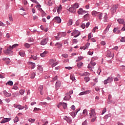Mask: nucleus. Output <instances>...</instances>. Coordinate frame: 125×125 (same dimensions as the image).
I'll return each instance as SVG.
<instances>
[{
    "instance_id": "obj_26",
    "label": "nucleus",
    "mask_w": 125,
    "mask_h": 125,
    "mask_svg": "<svg viewBox=\"0 0 125 125\" xmlns=\"http://www.w3.org/2000/svg\"><path fill=\"white\" fill-rule=\"evenodd\" d=\"M61 35V32H58V36H55V38L57 41H59L60 40V37H59V36Z\"/></svg>"
},
{
    "instance_id": "obj_2",
    "label": "nucleus",
    "mask_w": 125,
    "mask_h": 125,
    "mask_svg": "<svg viewBox=\"0 0 125 125\" xmlns=\"http://www.w3.org/2000/svg\"><path fill=\"white\" fill-rule=\"evenodd\" d=\"M90 117L91 118V122L93 123L95 122L96 120V113H95V109H92L90 110V113H89Z\"/></svg>"
},
{
    "instance_id": "obj_27",
    "label": "nucleus",
    "mask_w": 125,
    "mask_h": 125,
    "mask_svg": "<svg viewBox=\"0 0 125 125\" xmlns=\"http://www.w3.org/2000/svg\"><path fill=\"white\" fill-rule=\"evenodd\" d=\"M47 54V52L46 51H44L41 54V57H45L46 55Z\"/></svg>"
},
{
    "instance_id": "obj_13",
    "label": "nucleus",
    "mask_w": 125,
    "mask_h": 125,
    "mask_svg": "<svg viewBox=\"0 0 125 125\" xmlns=\"http://www.w3.org/2000/svg\"><path fill=\"white\" fill-rule=\"evenodd\" d=\"M54 21H56L59 24L61 23V19L59 17H56L53 19Z\"/></svg>"
},
{
    "instance_id": "obj_12",
    "label": "nucleus",
    "mask_w": 125,
    "mask_h": 125,
    "mask_svg": "<svg viewBox=\"0 0 125 125\" xmlns=\"http://www.w3.org/2000/svg\"><path fill=\"white\" fill-rule=\"evenodd\" d=\"M68 11H70V12H71L72 13H75V12L77 11V10L75 9L72 5H71V7H70L68 9Z\"/></svg>"
},
{
    "instance_id": "obj_32",
    "label": "nucleus",
    "mask_w": 125,
    "mask_h": 125,
    "mask_svg": "<svg viewBox=\"0 0 125 125\" xmlns=\"http://www.w3.org/2000/svg\"><path fill=\"white\" fill-rule=\"evenodd\" d=\"M83 62H78L77 63V67L78 68H81V67H82L83 66Z\"/></svg>"
},
{
    "instance_id": "obj_28",
    "label": "nucleus",
    "mask_w": 125,
    "mask_h": 125,
    "mask_svg": "<svg viewBox=\"0 0 125 125\" xmlns=\"http://www.w3.org/2000/svg\"><path fill=\"white\" fill-rule=\"evenodd\" d=\"M72 6L76 9V8H79V3H75L74 4L72 5Z\"/></svg>"
},
{
    "instance_id": "obj_9",
    "label": "nucleus",
    "mask_w": 125,
    "mask_h": 125,
    "mask_svg": "<svg viewBox=\"0 0 125 125\" xmlns=\"http://www.w3.org/2000/svg\"><path fill=\"white\" fill-rule=\"evenodd\" d=\"M11 120V118H3L1 121L0 124H5V123H7L9 122Z\"/></svg>"
},
{
    "instance_id": "obj_17",
    "label": "nucleus",
    "mask_w": 125,
    "mask_h": 125,
    "mask_svg": "<svg viewBox=\"0 0 125 125\" xmlns=\"http://www.w3.org/2000/svg\"><path fill=\"white\" fill-rule=\"evenodd\" d=\"M90 93V91L89 90H87L85 91H83V92H82L79 94V95L81 96V95H84L85 94H88V93Z\"/></svg>"
},
{
    "instance_id": "obj_54",
    "label": "nucleus",
    "mask_w": 125,
    "mask_h": 125,
    "mask_svg": "<svg viewBox=\"0 0 125 125\" xmlns=\"http://www.w3.org/2000/svg\"><path fill=\"white\" fill-rule=\"evenodd\" d=\"M118 30H119V28H114L113 29V33H115L116 34V33H117V31H118Z\"/></svg>"
},
{
    "instance_id": "obj_6",
    "label": "nucleus",
    "mask_w": 125,
    "mask_h": 125,
    "mask_svg": "<svg viewBox=\"0 0 125 125\" xmlns=\"http://www.w3.org/2000/svg\"><path fill=\"white\" fill-rule=\"evenodd\" d=\"M113 81V77H108L107 79L104 80V84H107V83H111Z\"/></svg>"
},
{
    "instance_id": "obj_63",
    "label": "nucleus",
    "mask_w": 125,
    "mask_h": 125,
    "mask_svg": "<svg viewBox=\"0 0 125 125\" xmlns=\"http://www.w3.org/2000/svg\"><path fill=\"white\" fill-rule=\"evenodd\" d=\"M91 38V33H89L88 36V41L89 40H90Z\"/></svg>"
},
{
    "instance_id": "obj_19",
    "label": "nucleus",
    "mask_w": 125,
    "mask_h": 125,
    "mask_svg": "<svg viewBox=\"0 0 125 125\" xmlns=\"http://www.w3.org/2000/svg\"><path fill=\"white\" fill-rule=\"evenodd\" d=\"M74 33H75L74 38H77V37H79L80 35H81V33L78 30H75Z\"/></svg>"
},
{
    "instance_id": "obj_36",
    "label": "nucleus",
    "mask_w": 125,
    "mask_h": 125,
    "mask_svg": "<svg viewBox=\"0 0 125 125\" xmlns=\"http://www.w3.org/2000/svg\"><path fill=\"white\" fill-rule=\"evenodd\" d=\"M7 84H8L9 85H13V82H12V81H9L6 83V85H7Z\"/></svg>"
},
{
    "instance_id": "obj_3",
    "label": "nucleus",
    "mask_w": 125,
    "mask_h": 125,
    "mask_svg": "<svg viewBox=\"0 0 125 125\" xmlns=\"http://www.w3.org/2000/svg\"><path fill=\"white\" fill-rule=\"evenodd\" d=\"M12 49H13L12 46H9L6 50L4 51V53L5 54H11L12 53Z\"/></svg>"
},
{
    "instance_id": "obj_44",
    "label": "nucleus",
    "mask_w": 125,
    "mask_h": 125,
    "mask_svg": "<svg viewBox=\"0 0 125 125\" xmlns=\"http://www.w3.org/2000/svg\"><path fill=\"white\" fill-rule=\"evenodd\" d=\"M36 77V73H33L31 75V79H34Z\"/></svg>"
},
{
    "instance_id": "obj_14",
    "label": "nucleus",
    "mask_w": 125,
    "mask_h": 125,
    "mask_svg": "<svg viewBox=\"0 0 125 125\" xmlns=\"http://www.w3.org/2000/svg\"><path fill=\"white\" fill-rule=\"evenodd\" d=\"M106 56L108 58H113V57H114V55L113 54V53H111L110 51H109L107 52Z\"/></svg>"
},
{
    "instance_id": "obj_35",
    "label": "nucleus",
    "mask_w": 125,
    "mask_h": 125,
    "mask_svg": "<svg viewBox=\"0 0 125 125\" xmlns=\"http://www.w3.org/2000/svg\"><path fill=\"white\" fill-rule=\"evenodd\" d=\"M78 14H82V15H83V9L80 8L78 11Z\"/></svg>"
},
{
    "instance_id": "obj_61",
    "label": "nucleus",
    "mask_w": 125,
    "mask_h": 125,
    "mask_svg": "<svg viewBox=\"0 0 125 125\" xmlns=\"http://www.w3.org/2000/svg\"><path fill=\"white\" fill-rule=\"evenodd\" d=\"M86 114H87V109H85L83 110V114H86Z\"/></svg>"
},
{
    "instance_id": "obj_55",
    "label": "nucleus",
    "mask_w": 125,
    "mask_h": 125,
    "mask_svg": "<svg viewBox=\"0 0 125 125\" xmlns=\"http://www.w3.org/2000/svg\"><path fill=\"white\" fill-rule=\"evenodd\" d=\"M83 76H87L88 77L89 76V73L88 72H85L83 74Z\"/></svg>"
},
{
    "instance_id": "obj_30",
    "label": "nucleus",
    "mask_w": 125,
    "mask_h": 125,
    "mask_svg": "<svg viewBox=\"0 0 125 125\" xmlns=\"http://www.w3.org/2000/svg\"><path fill=\"white\" fill-rule=\"evenodd\" d=\"M90 43L87 42L86 44L84 46L85 47L84 48V50H85V49H87L88 48V46H89Z\"/></svg>"
},
{
    "instance_id": "obj_23",
    "label": "nucleus",
    "mask_w": 125,
    "mask_h": 125,
    "mask_svg": "<svg viewBox=\"0 0 125 125\" xmlns=\"http://www.w3.org/2000/svg\"><path fill=\"white\" fill-rule=\"evenodd\" d=\"M29 58L30 59H33V60H37V55H31Z\"/></svg>"
},
{
    "instance_id": "obj_48",
    "label": "nucleus",
    "mask_w": 125,
    "mask_h": 125,
    "mask_svg": "<svg viewBox=\"0 0 125 125\" xmlns=\"http://www.w3.org/2000/svg\"><path fill=\"white\" fill-rule=\"evenodd\" d=\"M122 42H125V37H122L120 40Z\"/></svg>"
},
{
    "instance_id": "obj_45",
    "label": "nucleus",
    "mask_w": 125,
    "mask_h": 125,
    "mask_svg": "<svg viewBox=\"0 0 125 125\" xmlns=\"http://www.w3.org/2000/svg\"><path fill=\"white\" fill-rule=\"evenodd\" d=\"M61 9H62V7L61 6V5H60L59 7L58 6V10H57L58 12H59V11H60Z\"/></svg>"
},
{
    "instance_id": "obj_43",
    "label": "nucleus",
    "mask_w": 125,
    "mask_h": 125,
    "mask_svg": "<svg viewBox=\"0 0 125 125\" xmlns=\"http://www.w3.org/2000/svg\"><path fill=\"white\" fill-rule=\"evenodd\" d=\"M12 89H15V90H17V89H18V87L16 85V84H15L13 86V87L12 88Z\"/></svg>"
},
{
    "instance_id": "obj_50",
    "label": "nucleus",
    "mask_w": 125,
    "mask_h": 125,
    "mask_svg": "<svg viewBox=\"0 0 125 125\" xmlns=\"http://www.w3.org/2000/svg\"><path fill=\"white\" fill-rule=\"evenodd\" d=\"M106 110H107L106 108H104V109L102 111V115H103L104 114H105V113H106Z\"/></svg>"
},
{
    "instance_id": "obj_33",
    "label": "nucleus",
    "mask_w": 125,
    "mask_h": 125,
    "mask_svg": "<svg viewBox=\"0 0 125 125\" xmlns=\"http://www.w3.org/2000/svg\"><path fill=\"white\" fill-rule=\"evenodd\" d=\"M72 24H73V21L72 20H69V21H68V22L67 23V25L71 26V25H72Z\"/></svg>"
},
{
    "instance_id": "obj_41",
    "label": "nucleus",
    "mask_w": 125,
    "mask_h": 125,
    "mask_svg": "<svg viewBox=\"0 0 125 125\" xmlns=\"http://www.w3.org/2000/svg\"><path fill=\"white\" fill-rule=\"evenodd\" d=\"M24 46H25L26 47V48H29L30 47V46H31V45L29 43H26L24 44Z\"/></svg>"
},
{
    "instance_id": "obj_37",
    "label": "nucleus",
    "mask_w": 125,
    "mask_h": 125,
    "mask_svg": "<svg viewBox=\"0 0 125 125\" xmlns=\"http://www.w3.org/2000/svg\"><path fill=\"white\" fill-rule=\"evenodd\" d=\"M69 39H67L66 40H65L64 42V44L65 45V46H68V44H69V42H68V41Z\"/></svg>"
},
{
    "instance_id": "obj_24",
    "label": "nucleus",
    "mask_w": 125,
    "mask_h": 125,
    "mask_svg": "<svg viewBox=\"0 0 125 125\" xmlns=\"http://www.w3.org/2000/svg\"><path fill=\"white\" fill-rule=\"evenodd\" d=\"M28 63H29V64L31 65V66H32L31 69H34V68H35V67H36V63H34L32 62H29Z\"/></svg>"
},
{
    "instance_id": "obj_39",
    "label": "nucleus",
    "mask_w": 125,
    "mask_h": 125,
    "mask_svg": "<svg viewBox=\"0 0 125 125\" xmlns=\"http://www.w3.org/2000/svg\"><path fill=\"white\" fill-rule=\"evenodd\" d=\"M84 80L85 82H86V83H87V82H89L90 79H89V77H85L84 78Z\"/></svg>"
},
{
    "instance_id": "obj_58",
    "label": "nucleus",
    "mask_w": 125,
    "mask_h": 125,
    "mask_svg": "<svg viewBox=\"0 0 125 125\" xmlns=\"http://www.w3.org/2000/svg\"><path fill=\"white\" fill-rule=\"evenodd\" d=\"M73 43H77L78 42V41H77V39H73L72 40Z\"/></svg>"
},
{
    "instance_id": "obj_56",
    "label": "nucleus",
    "mask_w": 125,
    "mask_h": 125,
    "mask_svg": "<svg viewBox=\"0 0 125 125\" xmlns=\"http://www.w3.org/2000/svg\"><path fill=\"white\" fill-rule=\"evenodd\" d=\"M62 57H64V58H67V57H68V54H62Z\"/></svg>"
},
{
    "instance_id": "obj_38",
    "label": "nucleus",
    "mask_w": 125,
    "mask_h": 125,
    "mask_svg": "<svg viewBox=\"0 0 125 125\" xmlns=\"http://www.w3.org/2000/svg\"><path fill=\"white\" fill-rule=\"evenodd\" d=\"M35 119H33L32 118H29L28 119V122H29V123H31V124H33V123H35Z\"/></svg>"
},
{
    "instance_id": "obj_7",
    "label": "nucleus",
    "mask_w": 125,
    "mask_h": 125,
    "mask_svg": "<svg viewBox=\"0 0 125 125\" xmlns=\"http://www.w3.org/2000/svg\"><path fill=\"white\" fill-rule=\"evenodd\" d=\"M47 42H48V38H46L44 39H43L41 42V44L42 45H45L46 43H47Z\"/></svg>"
},
{
    "instance_id": "obj_42",
    "label": "nucleus",
    "mask_w": 125,
    "mask_h": 125,
    "mask_svg": "<svg viewBox=\"0 0 125 125\" xmlns=\"http://www.w3.org/2000/svg\"><path fill=\"white\" fill-rule=\"evenodd\" d=\"M40 108H38L37 107H35L34 110H33V112H39V111H40Z\"/></svg>"
},
{
    "instance_id": "obj_15",
    "label": "nucleus",
    "mask_w": 125,
    "mask_h": 125,
    "mask_svg": "<svg viewBox=\"0 0 125 125\" xmlns=\"http://www.w3.org/2000/svg\"><path fill=\"white\" fill-rule=\"evenodd\" d=\"M55 46L59 49H60L61 47H62V43H60V42H58L55 44Z\"/></svg>"
},
{
    "instance_id": "obj_60",
    "label": "nucleus",
    "mask_w": 125,
    "mask_h": 125,
    "mask_svg": "<svg viewBox=\"0 0 125 125\" xmlns=\"http://www.w3.org/2000/svg\"><path fill=\"white\" fill-rule=\"evenodd\" d=\"M18 45H19L18 44H15L12 46V47H13V48L17 47V46H18Z\"/></svg>"
},
{
    "instance_id": "obj_51",
    "label": "nucleus",
    "mask_w": 125,
    "mask_h": 125,
    "mask_svg": "<svg viewBox=\"0 0 125 125\" xmlns=\"http://www.w3.org/2000/svg\"><path fill=\"white\" fill-rule=\"evenodd\" d=\"M87 68H88V69H89L91 71H92V67H91V65H90V64H89L88 65Z\"/></svg>"
},
{
    "instance_id": "obj_52",
    "label": "nucleus",
    "mask_w": 125,
    "mask_h": 125,
    "mask_svg": "<svg viewBox=\"0 0 125 125\" xmlns=\"http://www.w3.org/2000/svg\"><path fill=\"white\" fill-rule=\"evenodd\" d=\"M40 105H46V104H47L45 102H41L40 103Z\"/></svg>"
},
{
    "instance_id": "obj_59",
    "label": "nucleus",
    "mask_w": 125,
    "mask_h": 125,
    "mask_svg": "<svg viewBox=\"0 0 125 125\" xmlns=\"http://www.w3.org/2000/svg\"><path fill=\"white\" fill-rule=\"evenodd\" d=\"M89 17V14H86L84 16V18H88Z\"/></svg>"
},
{
    "instance_id": "obj_22",
    "label": "nucleus",
    "mask_w": 125,
    "mask_h": 125,
    "mask_svg": "<svg viewBox=\"0 0 125 125\" xmlns=\"http://www.w3.org/2000/svg\"><path fill=\"white\" fill-rule=\"evenodd\" d=\"M61 85V82L60 81L57 82L56 83V88L57 89H58L59 87H60V86Z\"/></svg>"
},
{
    "instance_id": "obj_20",
    "label": "nucleus",
    "mask_w": 125,
    "mask_h": 125,
    "mask_svg": "<svg viewBox=\"0 0 125 125\" xmlns=\"http://www.w3.org/2000/svg\"><path fill=\"white\" fill-rule=\"evenodd\" d=\"M3 94L5 95V96H6V97H9V96H11V94L6 92L5 90L3 91Z\"/></svg>"
},
{
    "instance_id": "obj_31",
    "label": "nucleus",
    "mask_w": 125,
    "mask_h": 125,
    "mask_svg": "<svg viewBox=\"0 0 125 125\" xmlns=\"http://www.w3.org/2000/svg\"><path fill=\"white\" fill-rule=\"evenodd\" d=\"M78 59L76 60V62H79V61H81L83 59V57L82 56H79L78 57Z\"/></svg>"
},
{
    "instance_id": "obj_40",
    "label": "nucleus",
    "mask_w": 125,
    "mask_h": 125,
    "mask_svg": "<svg viewBox=\"0 0 125 125\" xmlns=\"http://www.w3.org/2000/svg\"><path fill=\"white\" fill-rule=\"evenodd\" d=\"M25 93V90H20V93L21 95H23L24 93Z\"/></svg>"
},
{
    "instance_id": "obj_53",
    "label": "nucleus",
    "mask_w": 125,
    "mask_h": 125,
    "mask_svg": "<svg viewBox=\"0 0 125 125\" xmlns=\"http://www.w3.org/2000/svg\"><path fill=\"white\" fill-rule=\"evenodd\" d=\"M48 5H49V6H51V5H52V2L51 1V0H49L48 2Z\"/></svg>"
},
{
    "instance_id": "obj_29",
    "label": "nucleus",
    "mask_w": 125,
    "mask_h": 125,
    "mask_svg": "<svg viewBox=\"0 0 125 125\" xmlns=\"http://www.w3.org/2000/svg\"><path fill=\"white\" fill-rule=\"evenodd\" d=\"M70 80H72L74 82V81H76V79L75 78V75L71 74L70 76Z\"/></svg>"
},
{
    "instance_id": "obj_34",
    "label": "nucleus",
    "mask_w": 125,
    "mask_h": 125,
    "mask_svg": "<svg viewBox=\"0 0 125 125\" xmlns=\"http://www.w3.org/2000/svg\"><path fill=\"white\" fill-rule=\"evenodd\" d=\"M19 54L21 56V57H24V54H25V53L24 52H22V51H20L19 52Z\"/></svg>"
},
{
    "instance_id": "obj_1",
    "label": "nucleus",
    "mask_w": 125,
    "mask_h": 125,
    "mask_svg": "<svg viewBox=\"0 0 125 125\" xmlns=\"http://www.w3.org/2000/svg\"><path fill=\"white\" fill-rule=\"evenodd\" d=\"M97 16H98L99 20H102V19H103L104 22H107L108 21V17L107 16V14H103V13H100L99 12V13H98Z\"/></svg>"
},
{
    "instance_id": "obj_49",
    "label": "nucleus",
    "mask_w": 125,
    "mask_h": 125,
    "mask_svg": "<svg viewBox=\"0 0 125 125\" xmlns=\"http://www.w3.org/2000/svg\"><path fill=\"white\" fill-rule=\"evenodd\" d=\"M67 35V33L66 32H62L61 34V37H66V35Z\"/></svg>"
},
{
    "instance_id": "obj_64",
    "label": "nucleus",
    "mask_w": 125,
    "mask_h": 125,
    "mask_svg": "<svg viewBox=\"0 0 125 125\" xmlns=\"http://www.w3.org/2000/svg\"><path fill=\"white\" fill-rule=\"evenodd\" d=\"M82 125H87V122L86 121H84L83 124Z\"/></svg>"
},
{
    "instance_id": "obj_46",
    "label": "nucleus",
    "mask_w": 125,
    "mask_h": 125,
    "mask_svg": "<svg viewBox=\"0 0 125 125\" xmlns=\"http://www.w3.org/2000/svg\"><path fill=\"white\" fill-rule=\"evenodd\" d=\"M18 121H19V119L18 117H17L15 118V119H14V123H17V122H18Z\"/></svg>"
},
{
    "instance_id": "obj_21",
    "label": "nucleus",
    "mask_w": 125,
    "mask_h": 125,
    "mask_svg": "<svg viewBox=\"0 0 125 125\" xmlns=\"http://www.w3.org/2000/svg\"><path fill=\"white\" fill-rule=\"evenodd\" d=\"M99 13V12H97L96 11H93L91 12V14L92 16H94L95 17L96 16H98Z\"/></svg>"
},
{
    "instance_id": "obj_18",
    "label": "nucleus",
    "mask_w": 125,
    "mask_h": 125,
    "mask_svg": "<svg viewBox=\"0 0 125 125\" xmlns=\"http://www.w3.org/2000/svg\"><path fill=\"white\" fill-rule=\"evenodd\" d=\"M2 60L5 61L7 64H9V63H10V60L8 58H3Z\"/></svg>"
},
{
    "instance_id": "obj_62",
    "label": "nucleus",
    "mask_w": 125,
    "mask_h": 125,
    "mask_svg": "<svg viewBox=\"0 0 125 125\" xmlns=\"http://www.w3.org/2000/svg\"><path fill=\"white\" fill-rule=\"evenodd\" d=\"M81 27L82 29H84V28H85V24L83 23L81 25Z\"/></svg>"
},
{
    "instance_id": "obj_11",
    "label": "nucleus",
    "mask_w": 125,
    "mask_h": 125,
    "mask_svg": "<svg viewBox=\"0 0 125 125\" xmlns=\"http://www.w3.org/2000/svg\"><path fill=\"white\" fill-rule=\"evenodd\" d=\"M14 106L15 108H17V109H19V110H23L24 109V106H21V105H18L16 104H14Z\"/></svg>"
},
{
    "instance_id": "obj_5",
    "label": "nucleus",
    "mask_w": 125,
    "mask_h": 125,
    "mask_svg": "<svg viewBox=\"0 0 125 125\" xmlns=\"http://www.w3.org/2000/svg\"><path fill=\"white\" fill-rule=\"evenodd\" d=\"M119 7V5H113L111 9V12L112 14L115 13L116 12L117 9Z\"/></svg>"
},
{
    "instance_id": "obj_16",
    "label": "nucleus",
    "mask_w": 125,
    "mask_h": 125,
    "mask_svg": "<svg viewBox=\"0 0 125 125\" xmlns=\"http://www.w3.org/2000/svg\"><path fill=\"white\" fill-rule=\"evenodd\" d=\"M70 98H71V95H70L69 94H66V96L63 98V100H65V101L70 100Z\"/></svg>"
},
{
    "instance_id": "obj_4",
    "label": "nucleus",
    "mask_w": 125,
    "mask_h": 125,
    "mask_svg": "<svg viewBox=\"0 0 125 125\" xmlns=\"http://www.w3.org/2000/svg\"><path fill=\"white\" fill-rule=\"evenodd\" d=\"M49 63L51 65L52 67L54 68V67H55V66L58 64V62H56L55 60L51 59L49 61Z\"/></svg>"
},
{
    "instance_id": "obj_10",
    "label": "nucleus",
    "mask_w": 125,
    "mask_h": 125,
    "mask_svg": "<svg viewBox=\"0 0 125 125\" xmlns=\"http://www.w3.org/2000/svg\"><path fill=\"white\" fill-rule=\"evenodd\" d=\"M63 120H65V121H66V122L68 123V124H72V119H71V118L70 117L64 116L63 117Z\"/></svg>"
},
{
    "instance_id": "obj_57",
    "label": "nucleus",
    "mask_w": 125,
    "mask_h": 125,
    "mask_svg": "<svg viewBox=\"0 0 125 125\" xmlns=\"http://www.w3.org/2000/svg\"><path fill=\"white\" fill-rule=\"evenodd\" d=\"M9 20L11 21H13V19L12 18V16H9Z\"/></svg>"
},
{
    "instance_id": "obj_47",
    "label": "nucleus",
    "mask_w": 125,
    "mask_h": 125,
    "mask_svg": "<svg viewBox=\"0 0 125 125\" xmlns=\"http://www.w3.org/2000/svg\"><path fill=\"white\" fill-rule=\"evenodd\" d=\"M43 88V86L42 85H41L39 87V91H42V89Z\"/></svg>"
},
{
    "instance_id": "obj_8",
    "label": "nucleus",
    "mask_w": 125,
    "mask_h": 125,
    "mask_svg": "<svg viewBox=\"0 0 125 125\" xmlns=\"http://www.w3.org/2000/svg\"><path fill=\"white\" fill-rule=\"evenodd\" d=\"M61 106H62L63 109H66L67 108V104L65 103H60L58 105V107L60 108Z\"/></svg>"
},
{
    "instance_id": "obj_25",
    "label": "nucleus",
    "mask_w": 125,
    "mask_h": 125,
    "mask_svg": "<svg viewBox=\"0 0 125 125\" xmlns=\"http://www.w3.org/2000/svg\"><path fill=\"white\" fill-rule=\"evenodd\" d=\"M117 21L119 24H124V23H125V20L123 19H120L118 20Z\"/></svg>"
}]
</instances>
